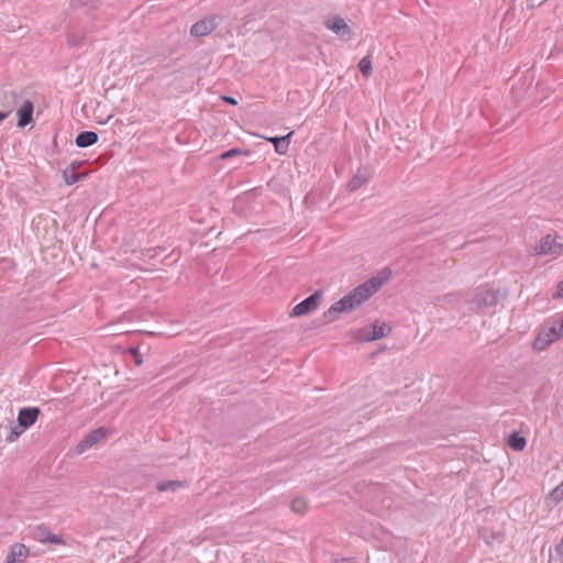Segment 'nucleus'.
Wrapping results in <instances>:
<instances>
[{"label":"nucleus","instance_id":"1","mask_svg":"<svg viewBox=\"0 0 563 563\" xmlns=\"http://www.w3.org/2000/svg\"><path fill=\"white\" fill-rule=\"evenodd\" d=\"M389 277L390 272L388 269H384L377 276L372 277L371 279L358 285L347 295L342 297L339 301L334 302L327 311H324L323 317L325 321L332 322L338 319L340 313L350 312L360 307L375 292H377L380 287L389 279Z\"/></svg>","mask_w":563,"mask_h":563},{"label":"nucleus","instance_id":"2","mask_svg":"<svg viewBox=\"0 0 563 563\" xmlns=\"http://www.w3.org/2000/svg\"><path fill=\"white\" fill-rule=\"evenodd\" d=\"M389 277L390 272L388 269H384L377 276L372 277L371 279L358 285L347 295L342 297L339 301L334 302L327 311H324L323 317L325 321L332 322L338 319L340 313L350 312L360 307L375 292H377L380 287L389 279Z\"/></svg>","mask_w":563,"mask_h":563},{"label":"nucleus","instance_id":"3","mask_svg":"<svg viewBox=\"0 0 563 563\" xmlns=\"http://www.w3.org/2000/svg\"><path fill=\"white\" fill-rule=\"evenodd\" d=\"M390 331L391 329L386 322L376 320L373 324L350 331L347 336L352 341L364 343L380 340L387 336Z\"/></svg>","mask_w":563,"mask_h":563},{"label":"nucleus","instance_id":"4","mask_svg":"<svg viewBox=\"0 0 563 563\" xmlns=\"http://www.w3.org/2000/svg\"><path fill=\"white\" fill-rule=\"evenodd\" d=\"M533 254L558 257L563 254V238L558 233L543 236L533 249Z\"/></svg>","mask_w":563,"mask_h":563},{"label":"nucleus","instance_id":"5","mask_svg":"<svg viewBox=\"0 0 563 563\" xmlns=\"http://www.w3.org/2000/svg\"><path fill=\"white\" fill-rule=\"evenodd\" d=\"M9 97L12 99L18 109V126L24 128L32 121L33 103L27 99H22L16 92H10Z\"/></svg>","mask_w":563,"mask_h":563},{"label":"nucleus","instance_id":"6","mask_svg":"<svg viewBox=\"0 0 563 563\" xmlns=\"http://www.w3.org/2000/svg\"><path fill=\"white\" fill-rule=\"evenodd\" d=\"M322 292L316 291L308 298L296 305L290 311V317H301L314 311L319 308L321 302Z\"/></svg>","mask_w":563,"mask_h":563},{"label":"nucleus","instance_id":"7","mask_svg":"<svg viewBox=\"0 0 563 563\" xmlns=\"http://www.w3.org/2000/svg\"><path fill=\"white\" fill-rule=\"evenodd\" d=\"M558 339L561 338L556 332V324L545 325L538 333L533 342V349L537 351H543Z\"/></svg>","mask_w":563,"mask_h":563},{"label":"nucleus","instance_id":"8","mask_svg":"<svg viewBox=\"0 0 563 563\" xmlns=\"http://www.w3.org/2000/svg\"><path fill=\"white\" fill-rule=\"evenodd\" d=\"M325 26L332 31L340 40L346 42L352 38V30L346 21L342 18L334 16L328 19Z\"/></svg>","mask_w":563,"mask_h":563},{"label":"nucleus","instance_id":"9","mask_svg":"<svg viewBox=\"0 0 563 563\" xmlns=\"http://www.w3.org/2000/svg\"><path fill=\"white\" fill-rule=\"evenodd\" d=\"M107 437V430L103 428H98L89 432L76 446V452L78 454H82L92 445L99 443Z\"/></svg>","mask_w":563,"mask_h":563},{"label":"nucleus","instance_id":"10","mask_svg":"<svg viewBox=\"0 0 563 563\" xmlns=\"http://www.w3.org/2000/svg\"><path fill=\"white\" fill-rule=\"evenodd\" d=\"M40 413H41V410L37 407L21 408L19 410L18 418H16L19 427L22 428V430L29 429L36 422Z\"/></svg>","mask_w":563,"mask_h":563},{"label":"nucleus","instance_id":"11","mask_svg":"<svg viewBox=\"0 0 563 563\" xmlns=\"http://www.w3.org/2000/svg\"><path fill=\"white\" fill-rule=\"evenodd\" d=\"M218 25L217 18H207L198 21L191 26L190 33L192 36L200 37L210 34Z\"/></svg>","mask_w":563,"mask_h":563},{"label":"nucleus","instance_id":"12","mask_svg":"<svg viewBox=\"0 0 563 563\" xmlns=\"http://www.w3.org/2000/svg\"><path fill=\"white\" fill-rule=\"evenodd\" d=\"M30 556V549L24 543H14L11 545L5 563H24Z\"/></svg>","mask_w":563,"mask_h":563},{"label":"nucleus","instance_id":"13","mask_svg":"<svg viewBox=\"0 0 563 563\" xmlns=\"http://www.w3.org/2000/svg\"><path fill=\"white\" fill-rule=\"evenodd\" d=\"M32 537L38 542L53 543V544H64V540L58 536L52 533L46 527L37 526L32 531Z\"/></svg>","mask_w":563,"mask_h":563},{"label":"nucleus","instance_id":"14","mask_svg":"<svg viewBox=\"0 0 563 563\" xmlns=\"http://www.w3.org/2000/svg\"><path fill=\"white\" fill-rule=\"evenodd\" d=\"M371 178V172L368 168H358L353 178L347 184L349 191H355L366 184Z\"/></svg>","mask_w":563,"mask_h":563},{"label":"nucleus","instance_id":"15","mask_svg":"<svg viewBox=\"0 0 563 563\" xmlns=\"http://www.w3.org/2000/svg\"><path fill=\"white\" fill-rule=\"evenodd\" d=\"M492 302H493V291L488 286L476 288L475 295L473 297V303L477 308L489 306Z\"/></svg>","mask_w":563,"mask_h":563},{"label":"nucleus","instance_id":"16","mask_svg":"<svg viewBox=\"0 0 563 563\" xmlns=\"http://www.w3.org/2000/svg\"><path fill=\"white\" fill-rule=\"evenodd\" d=\"M563 500V481L554 487L544 499L545 506L551 510Z\"/></svg>","mask_w":563,"mask_h":563},{"label":"nucleus","instance_id":"17","mask_svg":"<svg viewBox=\"0 0 563 563\" xmlns=\"http://www.w3.org/2000/svg\"><path fill=\"white\" fill-rule=\"evenodd\" d=\"M294 134V132H289L285 136H274V137H267L266 140L272 142L274 144L275 151L278 154H286L289 148V140L290 136Z\"/></svg>","mask_w":563,"mask_h":563},{"label":"nucleus","instance_id":"18","mask_svg":"<svg viewBox=\"0 0 563 563\" xmlns=\"http://www.w3.org/2000/svg\"><path fill=\"white\" fill-rule=\"evenodd\" d=\"M98 140L99 136L96 132L84 131L76 136L75 143L78 147H88L97 143Z\"/></svg>","mask_w":563,"mask_h":563},{"label":"nucleus","instance_id":"19","mask_svg":"<svg viewBox=\"0 0 563 563\" xmlns=\"http://www.w3.org/2000/svg\"><path fill=\"white\" fill-rule=\"evenodd\" d=\"M84 177H85V174H78L76 172L75 164H71L70 166L66 167L63 170V179H64L65 184L68 186L79 181Z\"/></svg>","mask_w":563,"mask_h":563},{"label":"nucleus","instance_id":"20","mask_svg":"<svg viewBox=\"0 0 563 563\" xmlns=\"http://www.w3.org/2000/svg\"><path fill=\"white\" fill-rule=\"evenodd\" d=\"M507 444L517 452L522 451L526 448V438L520 435L518 432H511L507 439Z\"/></svg>","mask_w":563,"mask_h":563},{"label":"nucleus","instance_id":"21","mask_svg":"<svg viewBox=\"0 0 563 563\" xmlns=\"http://www.w3.org/2000/svg\"><path fill=\"white\" fill-rule=\"evenodd\" d=\"M181 486H183V483L179 481H164V482H159L156 487L159 492H167V490H176L177 488H179Z\"/></svg>","mask_w":563,"mask_h":563},{"label":"nucleus","instance_id":"22","mask_svg":"<svg viewBox=\"0 0 563 563\" xmlns=\"http://www.w3.org/2000/svg\"><path fill=\"white\" fill-rule=\"evenodd\" d=\"M291 510L296 514H303L308 507L306 499L296 497L290 504Z\"/></svg>","mask_w":563,"mask_h":563},{"label":"nucleus","instance_id":"23","mask_svg":"<svg viewBox=\"0 0 563 563\" xmlns=\"http://www.w3.org/2000/svg\"><path fill=\"white\" fill-rule=\"evenodd\" d=\"M242 154V150L240 148H231L227 152H223L221 155H220V158L221 159H227V158H230V157H233V156H238V155H241Z\"/></svg>","mask_w":563,"mask_h":563},{"label":"nucleus","instance_id":"24","mask_svg":"<svg viewBox=\"0 0 563 563\" xmlns=\"http://www.w3.org/2000/svg\"><path fill=\"white\" fill-rule=\"evenodd\" d=\"M372 62L369 57H363L358 63V70H371Z\"/></svg>","mask_w":563,"mask_h":563},{"label":"nucleus","instance_id":"25","mask_svg":"<svg viewBox=\"0 0 563 563\" xmlns=\"http://www.w3.org/2000/svg\"><path fill=\"white\" fill-rule=\"evenodd\" d=\"M130 353L134 357V362L136 365H141L143 363L142 355L137 347H131Z\"/></svg>","mask_w":563,"mask_h":563},{"label":"nucleus","instance_id":"26","mask_svg":"<svg viewBox=\"0 0 563 563\" xmlns=\"http://www.w3.org/2000/svg\"><path fill=\"white\" fill-rule=\"evenodd\" d=\"M553 299L563 298V280L560 282L556 286V290L552 295Z\"/></svg>","mask_w":563,"mask_h":563},{"label":"nucleus","instance_id":"27","mask_svg":"<svg viewBox=\"0 0 563 563\" xmlns=\"http://www.w3.org/2000/svg\"><path fill=\"white\" fill-rule=\"evenodd\" d=\"M22 433V430L18 431L16 429H12L11 433L8 435L7 441L13 442L15 441Z\"/></svg>","mask_w":563,"mask_h":563},{"label":"nucleus","instance_id":"28","mask_svg":"<svg viewBox=\"0 0 563 563\" xmlns=\"http://www.w3.org/2000/svg\"><path fill=\"white\" fill-rule=\"evenodd\" d=\"M556 332L560 338H563V318L560 319L559 323L556 324Z\"/></svg>","mask_w":563,"mask_h":563},{"label":"nucleus","instance_id":"29","mask_svg":"<svg viewBox=\"0 0 563 563\" xmlns=\"http://www.w3.org/2000/svg\"><path fill=\"white\" fill-rule=\"evenodd\" d=\"M222 100L230 104H234V106L238 104V101L234 98L229 97V96H223Z\"/></svg>","mask_w":563,"mask_h":563},{"label":"nucleus","instance_id":"30","mask_svg":"<svg viewBox=\"0 0 563 563\" xmlns=\"http://www.w3.org/2000/svg\"><path fill=\"white\" fill-rule=\"evenodd\" d=\"M10 111L8 112H0V122H2L8 115H9Z\"/></svg>","mask_w":563,"mask_h":563},{"label":"nucleus","instance_id":"31","mask_svg":"<svg viewBox=\"0 0 563 563\" xmlns=\"http://www.w3.org/2000/svg\"><path fill=\"white\" fill-rule=\"evenodd\" d=\"M121 563H137V562H135V561H134L133 559H131V558H126V559L122 560V561H121Z\"/></svg>","mask_w":563,"mask_h":563},{"label":"nucleus","instance_id":"32","mask_svg":"<svg viewBox=\"0 0 563 563\" xmlns=\"http://www.w3.org/2000/svg\"><path fill=\"white\" fill-rule=\"evenodd\" d=\"M451 295H446L443 297L444 300H446Z\"/></svg>","mask_w":563,"mask_h":563}]
</instances>
